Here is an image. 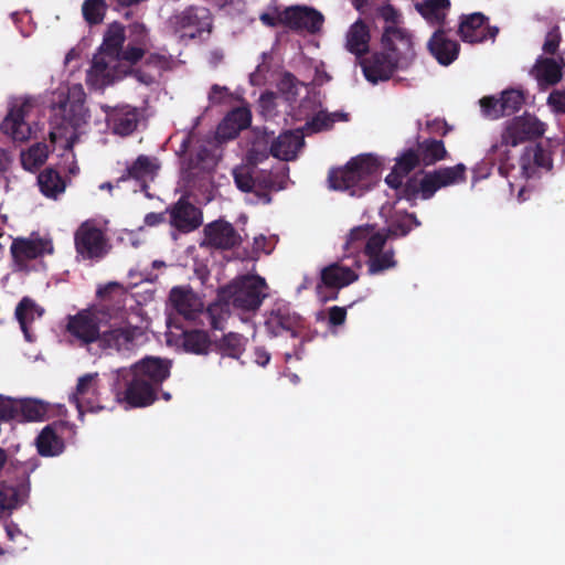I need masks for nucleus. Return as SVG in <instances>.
Masks as SVG:
<instances>
[{
    "instance_id": "f257e3e1",
    "label": "nucleus",
    "mask_w": 565,
    "mask_h": 565,
    "mask_svg": "<svg viewBox=\"0 0 565 565\" xmlns=\"http://www.w3.org/2000/svg\"><path fill=\"white\" fill-rule=\"evenodd\" d=\"M374 23L382 21L381 51L360 62L364 77L372 84L388 81L395 71L408 70L416 58L413 34L402 26L403 14L391 3L376 7L371 14Z\"/></svg>"
},
{
    "instance_id": "f03ea898",
    "label": "nucleus",
    "mask_w": 565,
    "mask_h": 565,
    "mask_svg": "<svg viewBox=\"0 0 565 565\" xmlns=\"http://www.w3.org/2000/svg\"><path fill=\"white\" fill-rule=\"evenodd\" d=\"M467 168L463 163H458L454 167L439 168L424 173L422 179L417 175L408 177L404 182L407 174L397 171L393 168L386 175V184L396 191L398 200H406L415 203L418 198L422 200L431 199L435 193L446 186L458 184L466 181Z\"/></svg>"
},
{
    "instance_id": "7ed1b4c3",
    "label": "nucleus",
    "mask_w": 565,
    "mask_h": 565,
    "mask_svg": "<svg viewBox=\"0 0 565 565\" xmlns=\"http://www.w3.org/2000/svg\"><path fill=\"white\" fill-rule=\"evenodd\" d=\"M545 132V124L535 116L524 114L507 121L501 134V141L491 146L489 154L491 160L498 163L500 175L509 178L516 166L512 161L509 147H515L525 141L537 139Z\"/></svg>"
},
{
    "instance_id": "20e7f679",
    "label": "nucleus",
    "mask_w": 565,
    "mask_h": 565,
    "mask_svg": "<svg viewBox=\"0 0 565 565\" xmlns=\"http://www.w3.org/2000/svg\"><path fill=\"white\" fill-rule=\"evenodd\" d=\"M380 167L377 159L371 154L352 158L344 167L329 171V188L349 192L352 196H361L379 182Z\"/></svg>"
},
{
    "instance_id": "39448f33",
    "label": "nucleus",
    "mask_w": 565,
    "mask_h": 565,
    "mask_svg": "<svg viewBox=\"0 0 565 565\" xmlns=\"http://www.w3.org/2000/svg\"><path fill=\"white\" fill-rule=\"evenodd\" d=\"M267 284L257 275L242 276L220 289V299L226 300L234 309L256 311L267 297Z\"/></svg>"
},
{
    "instance_id": "423d86ee",
    "label": "nucleus",
    "mask_w": 565,
    "mask_h": 565,
    "mask_svg": "<svg viewBox=\"0 0 565 565\" xmlns=\"http://www.w3.org/2000/svg\"><path fill=\"white\" fill-rule=\"evenodd\" d=\"M74 245L78 256L85 260L99 262L110 249L109 239L95 221L83 222L74 233Z\"/></svg>"
},
{
    "instance_id": "0eeeda50",
    "label": "nucleus",
    "mask_w": 565,
    "mask_h": 565,
    "mask_svg": "<svg viewBox=\"0 0 565 565\" xmlns=\"http://www.w3.org/2000/svg\"><path fill=\"white\" fill-rule=\"evenodd\" d=\"M170 26L181 39H195L212 31V15L204 7L190 6L169 19Z\"/></svg>"
},
{
    "instance_id": "6e6552de",
    "label": "nucleus",
    "mask_w": 565,
    "mask_h": 565,
    "mask_svg": "<svg viewBox=\"0 0 565 565\" xmlns=\"http://www.w3.org/2000/svg\"><path fill=\"white\" fill-rule=\"evenodd\" d=\"M76 428L64 420H55L46 425L38 435L35 445L42 457H56L64 452L65 443H74Z\"/></svg>"
},
{
    "instance_id": "1a4fd4ad",
    "label": "nucleus",
    "mask_w": 565,
    "mask_h": 565,
    "mask_svg": "<svg viewBox=\"0 0 565 565\" xmlns=\"http://www.w3.org/2000/svg\"><path fill=\"white\" fill-rule=\"evenodd\" d=\"M11 466L17 470L20 480L17 483L9 481L0 482V511H11L19 507L22 499L30 492V473L38 468V459L13 462Z\"/></svg>"
},
{
    "instance_id": "9d476101",
    "label": "nucleus",
    "mask_w": 565,
    "mask_h": 565,
    "mask_svg": "<svg viewBox=\"0 0 565 565\" xmlns=\"http://www.w3.org/2000/svg\"><path fill=\"white\" fill-rule=\"evenodd\" d=\"M104 319L105 312L103 310H82L68 318L67 331L84 345L94 342L99 344Z\"/></svg>"
},
{
    "instance_id": "9b49d317",
    "label": "nucleus",
    "mask_w": 565,
    "mask_h": 565,
    "mask_svg": "<svg viewBox=\"0 0 565 565\" xmlns=\"http://www.w3.org/2000/svg\"><path fill=\"white\" fill-rule=\"evenodd\" d=\"M141 335L140 328L129 323L110 324L103 330L98 347L105 351L129 355L137 349Z\"/></svg>"
},
{
    "instance_id": "f8f14e48",
    "label": "nucleus",
    "mask_w": 565,
    "mask_h": 565,
    "mask_svg": "<svg viewBox=\"0 0 565 565\" xmlns=\"http://www.w3.org/2000/svg\"><path fill=\"white\" fill-rule=\"evenodd\" d=\"M125 372V388L116 392V399L129 407L140 408L153 404L158 398V390L130 371Z\"/></svg>"
},
{
    "instance_id": "ddd939ff",
    "label": "nucleus",
    "mask_w": 565,
    "mask_h": 565,
    "mask_svg": "<svg viewBox=\"0 0 565 565\" xmlns=\"http://www.w3.org/2000/svg\"><path fill=\"white\" fill-rule=\"evenodd\" d=\"M98 382V373H87L78 377L75 392L70 396V403L75 405L79 416L85 412L96 413L105 408Z\"/></svg>"
},
{
    "instance_id": "4468645a",
    "label": "nucleus",
    "mask_w": 565,
    "mask_h": 565,
    "mask_svg": "<svg viewBox=\"0 0 565 565\" xmlns=\"http://www.w3.org/2000/svg\"><path fill=\"white\" fill-rule=\"evenodd\" d=\"M265 328L271 337L289 333L296 338L302 328V321L300 316L294 312L288 305L276 303L266 315Z\"/></svg>"
},
{
    "instance_id": "2eb2a0df",
    "label": "nucleus",
    "mask_w": 565,
    "mask_h": 565,
    "mask_svg": "<svg viewBox=\"0 0 565 565\" xmlns=\"http://www.w3.org/2000/svg\"><path fill=\"white\" fill-rule=\"evenodd\" d=\"M499 33L497 26L489 25V18L481 12L462 14L458 28V34L463 42L482 43L494 41Z\"/></svg>"
},
{
    "instance_id": "dca6fc26",
    "label": "nucleus",
    "mask_w": 565,
    "mask_h": 565,
    "mask_svg": "<svg viewBox=\"0 0 565 565\" xmlns=\"http://www.w3.org/2000/svg\"><path fill=\"white\" fill-rule=\"evenodd\" d=\"M169 224L181 233H190L202 225V211L182 195L175 203L167 207Z\"/></svg>"
},
{
    "instance_id": "f3484780",
    "label": "nucleus",
    "mask_w": 565,
    "mask_h": 565,
    "mask_svg": "<svg viewBox=\"0 0 565 565\" xmlns=\"http://www.w3.org/2000/svg\"><path fill=\"white\" fill-rule=\"evenodd\" d=\"M524 95L518 89H505L500 98L494 96H484L480 99V107L483 115L490 119H499L503 116H510L516 113L524 104Z\"/></svg>"
},
{
    "instance_id": "a211bd4d",
    "label": "nucleus",
    "mask_w": 565,
    "mask_h": 565,
    "mask_svg": "<svg viewBox=\"0 0 565 565\" xmlns=\"http://www.w3.org/2000/svg\"><path fill=\"white\" fill-rule=\"evenodd\" d=\"M106 125L114 135L127 137L132 135L139 124L141 114L137 107L130 105L104 106Z\"/></svg>"
},
{
    "instance_id": "6ab92c4d",
    "label": "nucleus",
    "mask_w": 565,
    "mask_h": 565,
    "mask_svg": "<svg viewBox=\"0 0 565 565\" xmlns=\"http://www.w3.org/2000/svg\"><path fill=\"white\" fill-rule=\"evenodd\" d=\"M171 367L170 360L147 355L131 365L129 371L159 391L162 383L170 376Z\"/></svg>"
},
{
    "instance_id": "aec40b11",
    "label": "nucleus",
    "mask_w": 565,
    "mask_h": 565,
    "mask_svg": "<svg viewBox=\"0 0 565 565\" xmlns=\"http://www.w3.org/2000/svg\"><path fill=\"white\" fill-rule=\"evenodd\" d=\"M204 242L212 248L230 250L241 245L242 236L230 222L220 218L205 225Z\"/></svg>"
},
{
    "instance_id": "412c9836",
    "label": "nucleus",
    "mask_w": 565,
    "mask_h": 565,
    "mask_svg": "<svg viewBox=\"0 0 565 565\" xmlns=\"http://www.w3.org/2000/svg\"><path fill=\"white\" fill-rule=\"evenodd\" d=\"M553 168L551 151L542 142L524 148L519 160V173L524 179L537 175L539 169L550 171Z\"/></svg>"
},
{
    "instance_id": "4be33fe9",
    "label": "nucleus",
    "mask_w": 565,
    "mask_h": 565,
    "mask_svg": "<svg viewBox=\"0 0 565 565\" xmlns=\"http://www.w3.org/2000/svg\"><path fill=\"white\" fill-rule=\"evenodd\" d=\"M284 26L310 33L318 32L323 24V15L313 8L292 6L282 10Z\"/></svg>"
},
{
    "instance_id": "5701e85b",
    "label": "nucleus",
    "mask_w": 565,
    "mask_h": 565,
    "mask_svg": "<svg viewBox=\"0 0 565 565\" xmlns=\"http://www.w3.org/2000/svg\"><path fill=\"white\" fill-rule=\"evenodd\" d=\"M159 169L160 164L157 158L140 154L131 164L127 166L124 173L117 179V183L135 180L142 191H147L149 182L154 180Z\"/></svg>"
},
{
    "instance_id": "b1692460",
    "label": "nucleus",
    "mask_w": 565,
    "mask_h": 565,
    "mask_svg": "<svg viewBox=\"0 0 565 565\" xmlns=\"http://www.w3.org/2000/svg\"><path fill=\"white\" fill-rule=\"evenodd\" d=\"M359 279V275L341 262H334L323 267L320 271V284L317 285V294H321L323 287L340 290Z\"/></svg>"
},
{
    "instance_id": "393cba45",
    "label": "nucleus",
    "mask_w": 565,
    "mask_h": 565,
    "mask_svg": "<svg viewBox=\"0 0 565 565\" xmlns=\"http://www.w3.org/2000/svg\"><path fill=\"white\" fill-rule=\"evenodd\" d=\"M427 49L440 65L448 66L458 58L460 44L450 39L444 29H438L428 40Z\"/></svg>"
},
{
    "instance_id": "a878e982",
    "label": "nucleus",
    "mask_w": 565,
    "mask_h": 565,
    "mask_svg": "<svg viewBox=\"0 0 565 565\" xmlns=\"http://www.w3.org/2000/svg\"><path fill=\"white\" fill-rule=\"evenodd\" d=\"M120 60H113L106 52L98 51L93 57L90 68L87 72V79L95 86L104 87L115 81V68Z\"/></svg>"
},
{
    "instance_id": "bb28decb",
    "label": "nucleus",
    "mask_w": 565,
    "mask_h": 565,
    "mask_svg": "<svg viewBox=\"0 0 565 565\" xmlns=\"http://www.w3.org/2000/svg\"><path fill=\"white\" fill-rule=\"evenodd\" d=\"M558 63L553 57L540 56L532 68V74L536 78L541 88H547L558 84L563 78L564 58L561 57Z\"/></svg>"
},
{
    "instance_id": "cd10ccee",
    "label": "nucleus",
    "mask_w": 565,
    "mask_h": 565,
    "mask_svg": "<svg viewBox=\"0 0 565 565\" xmlns=\"http://www.w3.org/2000/svg\"><path fill=\"white\" fill-rule=\"evenodd\" d=\"M370 40L367 24L362 19H358L347 32L345 49L362 62L365 58L363 56L369 53Z\"/></svg>"
},
{
    "instance_id": "c85d7f7f",
    "label": "nucleus",
    "mask_w": 565,
    "mask_h": 565,
    "mask_svg": "<svg viewBox=\"0 0 565 565\" xmlns=\"http://www.w3.org/2000/svg\"><path fill=\"white\" fill-rule=\"evenodd\" d=\"M169 300L174 310L185 319H195L196 313L201 311L202 303L199 298L191 290L182 287H173Z\"/></svg>"
},
{
    "instance_id": "c756f323",
    "label": "nucleus",
    "mask_w": 565,
    "mask_h": 565,
    "mask_svg": "<svg viewBox=\"0 0 565 565\" xmlns=\"http://www.w3.org/2000/svg\"><path fill=\"white\" fill-rule=\"evenodd\" d=\"M45 242L42 238H15L10 247L13 260L24 266L28 260L35 259L45 253Z\"/></svg>"
},
{
    "instance_id": "7c9ffc66",
    "label": "nucleus",
    "mask_w": 565,
    "mask_h": 565,
    "mask_svg": "<svg viewBox=\"0 0 565 565\" xmlns=\"http://www.w3.org/2000/svg\"><path fill=\"white\" fill-rule=\"evenodd\" d=\"M303 138L300 134L286 131L279 135L270 145V153L273 157L289 161L297 154L298 149L302 146Z\"/></svg>"
},
{
    "instance_id": "2f4dec72",
    "label": "nucleus",
    "mask_w": 565,
    "mask_h": 565,
    "mask_svg": "<svg viewBox=\"0 0 565 565\" xmlns=\"http://www.w3.org/2000/svg\"><path fill=\"white\" fill-rule=\"evenodd\" d=\"M24 117L25 110L22 106L12 108L1 122V130L17 141L26 140L31 129Z\"/></svg>"
},
{
    "instance_id": "473e14b6",
    "label": "nucleus",
    "mask_w": 565,
    "mask_h": 565,
    "mask_svg": "<svg viewBox=\"0 0 565 565\" xmlns=\"http://www.w3.org/2000/svg\"><path fill=\"white\" fill-rule=\"evenodd\" d=\"M416 150L422 160V164L425 167L433 166L449 157L444 141L434 138H427L420 141L419 137H417Z\"/></svg>"
},
{
    "instance_id": "72a5a7b5",
    "label": "nucleus",
    "mask_w": 565,
    "mask_h": 565,
    "mask_svg": "<svg viewBox=\"0 0 565 565\" xmlns=\"http://www.w3.org/2000/svg\"><path fill=\"white\" fill-rule=\"evenodd\" d=\"M126 40L125 28L119 22H113L105 31L103 43L99 47L106 52L113 60H120L122 45Z\"/></svg>"
},
{
    "instance_id": "f704fd0d",
    "label": "nucleus",
    "mask_w": 565,
    "mask_h": 565,
    "mask_svg": "<svg viewBox=\"0 0 565 565\" xmlns=\"http://www.w3.org/2000/svg\"><path fill=\"white\" fill-rule=\"evenodd\" d=\"M417 12L431 24H444L450 0H425L415 4Z\"/></svg>"
},
{
    "instance_id": "c9c22d12",
    "label": "nucleus",
    "mask_w": 565,
    "mask_h": 565,
    "mask_svg": "<svg viewBox=\"0 0 565 565\" xmlns=\"http://www.w3.org/2000/svg\"><path fill=\"white\" fill-rule=\"evenodd\" d=\"M181 340L185 352L198 355L207 354L212 344L209 333L199 329L183 331Z\"/></svg>"
},
{
    "instance_id": "e433bc0d",
    "label": "nucleus",
    "mask_w": 565,
    "mask_h": 565,
    "mask_svg": "<svg viewBox=\"0 0 565 565\" xmlns=\"http://www.w3.org/2000/svg\"><path fill=\"white\" fill-rule=\"evenodd\" d=\"M38 184L42 194L52 199H56L66 188L64 179L53 168H46L40 172Z\"/></svg>"
},
{
    "instance_id": "4c0bfd02",
    "label": "nucleus",
    "mask_w": 565,
    "mask_h": 565,
    "mask_svg": "<svg viewBox=\"0 0 565 565\" xmlns=\"http://www.w3.org/2000/svg\"><path fill=\"white\" fill-rule=\"evenodd\" d=\"M15 318L19 321L22 332L30 340L28 324L33 322L35 315L42 316L43 310L29 297H23L15 308Z\"/></svg>"
},
{
    "instance_id": "58836bf2",
    "label": "nucleus",
    "mask_w": 565,
    "mask_h": 565,
    "mask_svg": "<svg viewBox=\"0 0 565 565\" xmlns=\"http://www.w3.org/2000/svg\"><path fill=\"white\" fill-rule=\"evenodd\" d=\"M46 413V405L40 401L30 398L18 401V422L42 420Z\"/></svg>"
},
{
    "instance_id": "ea45409f",
    "label": "nucleus",
    "mask_w": 565,
    "mask_h": 565,
    "mask_svg": "<svg viewBox=\"0 0 565 565\" xmlns=\"http://www.w3.org/2000/svg\"><path fill=\"white\" fill-rule=\"evenodd\" d=\"M49 157V147L44 142L31 146L28 151L21 153L22 167L28 171L39 169Z\"/></svg>"
},
{
    "instance_id": "a19ab883",
    "label": "nucleus",
    "mask_w": 565,
    "mask_h": 565,
    "mask_svg": "<svg viewBox=\"0 0 565 565\" xmlns=\"http://www.w3.org/2000/svg\"><path fill=\"white\" fill-rule=\"evenodd\" d=\"M366 265L369 275H379L388 269L395 268L397 260L395 259L394 248L391 247L384 252L367 257Z\"/></svg>"
},
{
    "instance_id": "79ce46f5",
    "label": "nucleus",
    "mask_w": 565,
    "mask_h": 565,
    "mask_svg": "<svg viewBox=\"0 0 565 565\" xmlns=\"http://www.w3.org/2000/svg\"><path fill=\"white\" fill-rule=\"evenodd\" d=\"M419 225L420 222L414 213L405 212L403 215H398L391 221L387 227V234L390 237H404L414 227H418Z\"/></svg>"
},
{
    "instance_id": "37998d69",
    "label": "nucleus",
    "mask_w": 565,
    "mask_h": 565,
    "mask_svg": "<svg viewBox=\"0 0 565 565\" xmlns=\"http://www.w3.org/2000/svg\"><path fill=\"white\" fill-rule=\"evenodd\" d=\"M107 10L106 0H84L82 4L83 19L90 26L103 23Z\"/></svg>"
},
{
    "instance_id": "c03bdc74",
    "label": "nucleus",
    "mask_w": 565,
    "mask_h": 565,
    "mask_svg": "<svg viewBox=\"0 0 565 565\" xmlns=\"http://www.w3.org/2000/svg\"><path fill=\"white\" fill-rule=\"evenodd\" d=\"M231 303H227L226 300L220 299V294L217 295V301L211 303L206 309V316L210 322V326L214 330H223L225 321L230 316Z\"/></svg>"
},
{
    "instance_id": "a18cd8bd",
    "label": "nucleus",
    "mask_w": 565,
    "mask_h": 565,
    "mask_svg": "<svg viewBox=\"0 0 565 565\" xmlns=\"http://www.w3.org/2000/svg\"><path fill=\"white\" fill-rule=\"evenodd\" d=\"M64 120L73 128L79 127L85 121L84 99L66 102L61 105Z\"/></svg>"
},
{
    "instance_id": "49530a36",
    "label": "nucleus",
    "mask_w": 565,
    "mask_h": 565,
    "mask_svg": "<svg viewBox=\"0 0 565 565\" xmlns=\"http://www.w3.org/2000/svg\"><path fill=\"white\" fill-rule=\"evenodd\" d=\"M246 339L237 333L230 332L218 341L220 351L231 358L238 359L244 351Z\"/></svg>"
},
{
    "instance_id": "de8ad7c7",
    "label": "nucleus",
    "mask_w": 565,
    "mask_h": 565,
    "mask_svg": "<svg viewBox=\"0 0 565 565\" xmlns=\"http://www.w3.org/2000/svg\"><path fill=\"white\" fill-rule=\"evenodd\" d=\"M213 163L212 150L206 146H200L195 152L190 153L185 164L188 170H206Z\"/></svg>"
},
{
    "instance_id": "09e8293b",
    "label": "nucleus",
    "mask_w": 565,
    "mask_h": 565,
    "mask_svg": "<svg viewBox=\"0 0 565 565\" xmlns=\"http://www.w3.org/2000/svg\"><path fill=\"white\" fill-rule=\"evenodd\" d=\"M252 122V113L247 107H236L231 110L222 120V129L228 125H235L236 130H244Z\"/></svg>"
},
{
    "instance_id": "8fccbe9b",
    "label": "nucleus",
    "mask_w": 565,
    "mask_h": 565,
    "mask_svg": "<svg viewBox=\"0 0 565 565\" xmlns=\"http://www.w3.org/2000/svg\"><path fill=\"white\" fill-rule=\"evenodd\" d=\"M419 164H422V160L417 150L408 148L396 158L394 167L397 168V171L408 175Z\"/></svg>"
},
{
    "instance_id": "3c124183",
    "label": "nucleus",
    "mask_w": 565,
    "mask_h": 565,
    "mask_svg": "<svg viewBox=\"0 0 565 565\" xmlns=\"http://www.w3.org/2000/svg\"><path fill=\"white\" fill-rule=\"evenodd\" d=\"M234 182L242 192H253L256 180L247 168H237L233 171Z\"/></svg>"
},
{
    "instance_id": "603ef678",
    "label": "nucleus",
    "mask_w": 565,
    "mask_h": 565,
    "mask_svg": "<svg viewBox=\"0 0 565 565\" xmlns=\"http://www.w3.org/2000/svg\"><path fill=\"white\" fill-rule=\"evenodd\" d=\"M390 238V235L386 233H370V236L367 241L364 244V254L366 257H370L374 254L384 252L385 245L387 239Z\"/></svg>"
},
{
    "instance_id": "864d4df0",
    "label": "nucleus",
    "mask_w": 565,
    "mask_h": 565,
    "mask_svg": "<svg viewBox=\"0 0 565 565\" xmlns=\"http://www.w3.org/2000/svg\"><path fill=\"white\" fill-rule=\"evenodd\" d=\"M337 115H339L338 111L332 114L319 111L307 122V126L315 132L328 130L334 125Z\"/></svg>"
},
{
    "instance_id": "5fc2aeb1",
    "label": "nucleus",
    "mask_w": 565,
    "mask_h": 565,
    "mask_svg": "<svg viewBox=\"0 0 565 565\" xmlns=\"http://www.w3.org/2000/svg\"><path fill=\"white\" fill-rule=\"evenodd\" d=\"M371 232V226H358L352 228L348 235L345 248L355 250L359 249L361 244L367 241Z\"/></svg>"
},
{
    "instance_id": "6e6d98bb",
    "label": "nucleus",
    "mask_w": 565,
    "mask_h": 565,
    "mask_svg": "<svg viewBox=\"0 0 565 565\" xmlns=\"http://www.w3.org/2000/svg\"><path fill=\"white\" fill-rule=\"evenodd\" d=\"M145 66L157 70L160 75L162 72L172 70L173 58L170 55L167 56L163 54L151 53L147 56Z\"/></svg>"
},
{
    "instance_id": "4d7b16f0",
    "label": "nucleus",
    "mask_w": 565,
    "mask_h": 565,
    "mask_svg": "<svg viewBox=\"0 0 565 565\" xmlns=\"http://www.w3.org/2000/svg\"><path fill=\"white\" fill-rule=\"evenodd\" d=\"M18 420V401L0 395V422Z\"/></svg>"
},
{
    "instance_id": "13d9d810",
    "label": "nucleus",
    "mask_w": 565,
    "mask_h": 565,
    "mask_svg": "<svg viewBox=\"0 0 565 565\" xmlns=\"http://www.w3.org/2000/svg\"><path fill=\"white\" fill-rule=\"evenodd\" d=\"M561 43V33L557 26H554L548 33L546 34L544 44H543V51L546 54L554 55L559 46Z\"/></svg>"
},
{
    "instance_id": "bf43d9fd",
    "label": "nucleus",
    "mask_w": 565,
    "mask_h": 565,
    "mask_svg": "<svg viewBox=\"0 0 565 565\" xmlns=\"http://www.w3.org/2000/svg\"><path fill=\"white\" fill-rule=\"evenodd\" d=\"M347 320V308L332 306L328 309V323L330 327H339L344 324Z\"/></svg>"
},
{
    "instance_id": "052dcab7",
    "label": "nucleus",
    "mask_w": 565,
    "mask_h": 565,
    "mask_svg": "<svg viewBox=\"0 0 565 565\" xmlns=\"http://www.w3.org/2000/svg\"><path fill=\"white\" fill-rule=\"evenodd\" d=\"M547 104L555 113L565 114V90H553L547 98Z\"/></svg>"
},
{
    "instance_id": "680f3d73",
    "label": "nucleus",
    "mask_w": 565,
    "mask_h": 565,
    "mask_svg": "<svg viewBox=\"0 0 565 565\" xmlns=\"http://www.w3.org/2000/svg\"><path fill=\"white\" fill-rule=\"evenodd\" d=\"M145 55V51L138 46L128 45L125 50H121L120 61H127L131 64L139 62Z\"/></svg>"
},
{
    "instance_id": "e2e57ef3",
    "label": "nucleus",
    "mask_w": 565,
    "mask_h": 565,
    "mask_svg": "<svg viewBox=\"0 0 565 565\" xmlns=\"http://www.w3.org/2000/svg\"><path fill=\"white\" fill-rule=\"evenodd\" d=\"M296 84L297 78L291 73L286 72L278 82V88L282 93L295 94Z\"/></svg>"
},
{
    "instance_id": "0e129e2a",
    "label": "nucleus",
    "mask_w": 565,
    "mask_h": 565,
    "mask_svg": "<svg viewBox=\"0 0 565 565\" xmlns=\"http://www.w3.org/2000/svg\"><path fill=\"white\" fill-rule=\"evenodd\" d=\"M259 20L266 26L276 28L278 25H284L282 11L277 12L276 14L271 13H262Z\"/></svg>"
},
{
    "instance_id": "69168bd1",
    "label": "nucleus",
    "mask_w": 565,
    "mask_h": 565,
    "mask_svg": "<svg viewBox=\"0 0 565 565\" xmlns=\"http://www.w3.org/2000/svg\"><path fill=\"white\" fill-rule=\"evenodd\" d=\"M242 130H236L235 125H228L222 129V121L218 124L216 129V136L221 140H231L238 136Z\"/></svg>"
},
{
    "instance_id": "338daca9",
    "label": "nucleus",
    "mask_w": 565,
    "mask_h": 565,
    "mask_svg": "<svg viewBox=\"0 0 565 565\" xmlns=\"http://www.w3.org/2000/svg\"><path fill=\"white\" fill-rule=\"evenodd\" d=\"M167 214H169L167 212V210L164 212H160V213L150 212V213L146 214L143 222L147 226H157L167 221Z\"/></svg>"
},
{
    "instance_id": "774afa93",
    "label": "nucleus",
    "mask_w": 565,
    "mask_h": 565,
    "mask_svg": "<svg viewBox=\"0 0 565 565\" xmlns=\"http://www.w3.org/2000/svg\"><path fill=\"white\" fill-rule=\"evenodd\" d=\"M255 180L256 186L260 189L270 190L275 186V182L270 173L262 172L259 175L255 177Z\"/></svg>"
}]
</instances>
